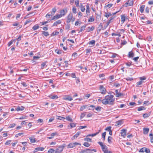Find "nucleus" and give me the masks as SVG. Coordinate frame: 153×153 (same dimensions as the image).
<instances>
[{
  "label": "nucleus",
  "mask_w": 153,
  "mask_h": 153,
  "mask_svg": "<svg viewBox=\"0 0 153 153\" xmlns=\"http://www.w3.org/2000/svg\"><path fill=\"white\" fill-rule=\"evenodd\" d=\"M115 98L113 95H110L106 96L104 99L102 100V103L104 105H113L114 103Z\"/></svg>",
  "instance_id": "f257e3e1"
},
{
  "label": "nucleus",
  "mask_w": 153,
  "mask_h": 153,
  "mask_svg": "<svg viewBox=\"0 0 153 153\" xmlns=\"http://www.w3.org/2000/svg\"><path fill=\"white\" fill-rule=\"evenodd\" d=\"M75 20V18H73V14L70 13L68 16L67 18L66 22L68 23H70L71 22H72Z\"/></svg>",
  "instance_id": "f03ea898"
},
{
  "label": "nucleus",
  "mask_w": 153,
  "mask_h": 153,
  "mask_svg": "<svg viewBox=\"0 0 153 153\" xmlns=\"http://www.w3.org/2000/svg\"><path fill=\"white\" fill-rule=\"evenodd\" d=\"M65 144H64L63 145L59 146L55 150V153H60L62 152L65 146Z\"/></svg>",
  "instance_id": "7ed1b4c3"
},
{
  "label": "nucleus",
  "mask_w": 153,
  "mask_h": 153,
  "mask_svg": "<svg viewBox=\"0 0 153 153\" xmlns=\"http://www.w3.org/2000/svg\"><path fill=\"white\" fill-rule=\"evenodd\" d=\"M81 146V144L80 143L77 142H75L74 143H70L68 146L67 148L68 149H70L74 147L75 146L77 145Z\"/></svg>",
  "instance_id": "20e7f679"
},
{
  "label": "nucleus",
  "mask_w": 153,
  "mask_h": 153,
  "mask_svg": "<svg viewBox=\"0 0 153 153\" xmlns=\"http://www.w3.org/2000/svg\"><path fill=\"white\" fill-rule=\"evenodd\" d=\"M99 89L101 91L100 92L102 94H105L106 93V90L102 85H100L99 87Z\"/></svg>",
  "instance_id": "39448f33"
},
{
  "label": "nucleus",
  "mask_w": 153,
  "mask_h": 153,
  "mask_svg": "<svg viewBox=\"0 0 153 153\" xmlns=\"http://www.w3.org/2000/svg\"><path fill=\"white\" fill-rule=\"evenodd\" d=\"M126 133L127 130L125 129H123L121 130V136L125 137L126 135Z\"/></svg>",
  "instance_id": "423d86ee"
},
{
  "label": "nucleus",
  "mask_w": 153,
  "mask_h": 153,
  "mask_svg": "<svg viewBox=\"0 0 153 153\" xmlns=\"http://www.w3.org/2000/svg\"><path fill=\"white\" fill-rule=\"evenodd\" d=\"M67 12L68 10L67 8L61 10L60 11V14L61 15V17L62 16H63L66 14L67 13Z\"/></svg>",
  "instance_id": "0eeeda50"
},
{
  "label": "nucleus",
  "mask_w": 153,
  "mask_h": 153,
  "mask_svg": "<svg viewBox=\"0 0 153 153\" xmlns=\"http://www.w3.org/2000/svg\"><path fill=\"white\" fill-rule=\"evenodd\" d=\"M61 17V15H60V14H57V15H55L54 16H53V17L51 19V20H56V19H58L60 18Z\"/></svg>",
  "instance_id": "6e6552de"
},
{
  "label": "nucleus",
  "mask_w": 153,
  "mask_h": 153,
  "mask_svg": "<svg viewBox=\"0 0 153 153\" xmlns=\"http://www.w3.org/2000/svg\"><path fill=\"white\" fill-rule=\"evenodd\" d=\"M81 132L80 131H78L77 133L74 135L72 138L71 140H73L75 139H76V138L80 134Z\"/></svg>",
  "instance_id": "1a4fd4ad"
},
{
  "label": "nucleus",
  "mask_w": 153,
  "mask_h": 153,
  "mask_svg": "<svg viewBox=\"0 0 153 153\" xmlns=\"http://www.w3.org/2000/svg\"><path fill=\"white\" fill-rule=\"evenodd\" d=\"M58 135V134L57 132H55L52 133L51 134V136L50 137H47V138L48 139H52L54 137V136H55V135Z\"/></svg>",
  "instance_id": "9d476101"
},
{
  "label": "nucleus",
  "mask_w": 153,
  "mask_h": 153,
  "mask_svg": "<svg viewBox=\"0 0 153 153\" xmlns=\"http://www.w3.org/2000/svg\"><path fill=\"white\" fill-rule=\"evenodd\" d=\"M100 130H98V131L96 132V133L92 134H88L87 136L86 137H90V136H92V137H94L96 135L98 134L99 132H100Z\"/></svg>",
  "instance_id": "9b49d317"
},
{
  "label": "nucleus",
  "mask_w": 153,
  "mask_h": 153,
  "mask_svg": "<svg viewBox=\"0 0 153 153\" xmlns=\"http://www.w3.org/2000/svg\"><path fill=\"white\" fill-rule=\"evenodd\" d=\"M24 107L23 106H18L17 108H15V110L16 111H23L24 110Z\"/></svg>",
  "instance_id": "f8f14e48"
},
{
  "label": "nucleus",
  "mask_w": 153,
  "mask_h": 153,
  "mask_svg": "<svg viewBox=\"0 0 153 153\" xmlns=\"http://www.w3.org/2000/svg\"><path fill=\"white\" fill-rule=\"evenodd\" d=\"M48 97L51 99L54 100H56L58 98V96L55 95H49Z\"/></svg>",
  "instance_id": "ddd939ff"
},
{
  "label": "nucleus",
  "mask_w": 153,
  "mask_h": 153,
  "mask_svg": "<svg viewBox=\"0 0 153 153\" xmlns=\"http://www.w3.org/2000/svg\"><path fill=\"white\" fill-rule=\"evenodd\" d=\"M149 128H143V133L144 134H147L149 131Z\"/></svg>",
  "instance_id": "4468645a"
},
{
  "label": "nucleus",
  "mask_w": 153,
  "mask_h": 153,
  "mask_svg": "<svg viewBox=\"0 0 153 153\" xmlns=\"http://www.w3.org/2000/svg\"><path fill=\"white\" fill-rule=\"evenodd\" d=\"M95 27L94 26H92L91 27H88L87 29V31L89 32L93 31Z\"/></svg>",
  "instance_id": "2eb2a0df"
},
{
  "label": "nucleus",
  "mask_w": 153,
  "mask_h": 153,
  "mask_svg": "<svg viewBox=\"0 0 153 153\" xmlns=\"http://www.w3.org/2000/svg\"><path fill=\"white\" fill-rule=\"evenodd\" d=\"M61 23V20H59L55 22L53 24L52 26H56L58 24H60Z\"/></svg>",
  "instance_id": "dca6fc26"
},
{
  "label": "nucleus",
  "mask_w": 153,
  "mask_h": 153,
  "mask_svg": "<svg viewBox=\"0 0 153 153\" xmlns=\"http://www.w3.org/2000/svg\"><path fill=\"white\" fill-rule=\"evenodd\" d=\"M145 7V5H142L140 7V10L141 13H143Z\"/></svg>",
  "instance_id": "f3484780"
},
{
  "label": "nucleus",
  "mask_w": 153,
  "mask_h": 153,
  "mask_svg": "<svg viewBox=\"0 0 153 153\" xmlns=\"http://www.w3.org/2000/svg\"><path fill=\"white\" fill-rule=\"evenodd\" d=\"M51 20V19H48L47 21L41 22L40 23L41 24V25H45L46 24L49 22Z\"/></svg>",
  "instance_id": "a211bd4d"
},
{
  "label": "nucleus",
  "mask_w": 153,
  "mask_h": 153,
  "mask_svg": "<svg viewBox=\"0 0 153 153\" xmlns=\"http://www.w3.org/2000/svg\"><path fill=\"white\" fill-rule=\"evenodd\" d=\"M36 149V151L38 152L39 151H43L45 148L44 147H37L35 148Z\"/></svg>",
  "instance_id": "6ab92c4d"
},
{
  "label": "nucleus",
  "mask_w": 153,
  "mask_h": 153,
  "mask_svg": "<svg viewBox=\"0 0 153 153\" xmlns=\"http://www.w3.org/2000/svg\"><path fill=\"white\" fill-rule=\"evenodd\" d=\"M112 15V14L111 13H106L105 12V14L104 16H105L107 18H108L109 16H111Z\"/></svg>",
  "instance_id": "aec40b11"
},
{
  "label": "nucleus",
  "mask_w": 153,
  "mask_h": 153,
  "mask_svg": "<svg viewBox=\"0 0 153 153\" xmlns=\"http://www.w3.org/2000/svg\"><path fill=\"white\" fill-rule=\"evenodd\" d=\"M146 108L143 106L139 107L138 108L137 111H140L141 110H144L146 109Z\"/></svg>",
  "instance_id": "412c9836"
},
{
  "label": "nucleus",
  "mask_w": 153,
  "mask_h": 153,
  "mask_svg": "<svg viewBox=\"0 0 153 153\" xmlns=\"http://www.w3.org/2000/svg\"><path fill=\"white\" fill-rule=\"evenodd\" d=\"M150 113H151V112H150L149 114H147V113L144 114H143V116L144 118H147L150 115Z\"/></svg>",
  "instance_id": "4be33fe9"
},
{
  "label": "nucleus",
  "mask_w": 153,
  "mask_h": 153,
  "mask_svg": "<svg viewBox=\"0 0 153 153\" xmlns=\"http://www.w3.org/2000/svg\"><path fill=\"white\" fill-rule=\"evenodd\" d=\"M95 40H92L89 42L88 44L89 45H92V46H94L95 44Z\"/></svg>",
  "instance_id": "5701e85b"
},
{
  "label": "nucleus",
  "mask_w": 153,
  "mask_h": 153,
  "mask_svg": "<svg viewBox=\"0 0 153 153\" xmlns=\"http://www.w3.org/2000/svg\"><path fill=\"white\" fill-rule=\"evenodd\" d=\"M95 108V106L93 105H91L88 107V109L90 110L94 111Z\"/></svg>",
  "instance_id": "b1692460"
},
{
  "label": "nucleus",
  "mask_w": 153,
  "mask_h": 153,
  "mask_svg": "<svg viewBox=\"0 0 153 153\" xmlns=\"http://www.w3.org/2000/svg\"><path fill=\"white\" fill-rule=\"evenodd\" d=\"M55 52L56 53L59 54H61L62 53V50H59L58 49L55 50Z\"/></svg>",
  "instance_id": "393cba45"
},
{
  "label": "nucleus",
  "mask_w": 153,
  "mask_h": 153,
  "mask_svg": "<svg viewBox=\"0 0 153 153\" xmlns=\"http://www.w3.org/2000/svg\"><path fill=\"white\" fill-rule=\"evenodd\" d=\"M98 29L101 28L102 30H104V28H103V24L102 23H100V24L98 25L97 27Z\"/></svg>",
  "instance_id": "a878e982"
},
{
  "label": "nucleus",
  "mask_w": 153,
  "mask_h": 153,
  "mask_svg": "<svg viewBox=\"0 0 153 153\" xmlns=\"http://www.w3.org/2000/svg\"><path fill=\"white\" fill-rule=\"evenodd\" d=\"M39 27V26L37 25H34L32 27V29L34 30H35L38 29Z\"/></svg>",
  "instance_id": "bb28decb"
},
{
  "label": "nucleus",
  "mask_w": 153,
  "mask_h": 153,
  "mask_svg": "<svg viewBox=\"0 0 153 153\" xmlns=\"http://www.w3.org/2000/svg\"><path fill=\"white\" fill-rule=\"evenodd\" d=\"M59 32L58 31H55L52 33L51 34V36H54L56 35H58L59 34Z\"/></svg>",
  "instance_id": "cd10ccee"
},
{
  "label": "nucleus",
  "mask_w": 153,
  "mask_h": 153,
  "mask_svg": "<svg viewBox=\"0 0 153 153\" xmlns=\"http://www.w3.org/2000/svg\"><path fill=\"white\" fill-rule=\"evenodd\" d=\"M102 107L100 106H97V107H95L94 109L96 110L97 111L99 112L101 111V110Z\"/></svg>",
  "instance_id": "c85d7f7f"
},
{
  "label": "nucleus",
  "mask_w": 153,
  "mask_h": 153,
  "mask_svg": "<svg viewBox=\"0 0 153 153\" xmlns=\"http://www.w3.org/2000/svg\"><path fill=\"white\" fill-rule=\"evenodd\" d=\"M143 82V81H142V80H140L139 81V82H137L136 83V87H139V85H141L142 83Z\"/></svg>",
  "instance_id": "c756f323"
},
{
  "label": "nucleus",
  "mask_w": 153,
  "mask_h": 153,
  "mask_svg": "<svg viewBox=\"0 0 153 153\" xmlns=\"http://www.w3.org/2000/svg\"><path fill=\"white\" fill-rule=\"evenodd\" d=\"M86 12L87 13H89L90 12V11L89 9V5L88 4H87L86 5Z\"/></svg>",
  "instance_id": "7c9ffc66"
},
{
  "label": "nucleus",
  "mask_w": 153,
  "mask_h": 153,
  "mask_svg": "<svg viewBox=\"0 0 153 153\" xmlns=\"http://www.w3.org/2000/svg\"><path fill=\"white\" fill-rule=\"evenodd\" d=\"M101 148L102 151L104 152V150H105L106 149H108V148L105 145H103V146H101Z\"/></svg>",
  "instance_id": "2f4dec72"
},
{
  "label": "nucleus",
  "mask_w": 153,
  "mask_h": 153,
  "mask_svg": "<svg viewBox=\"0 0 153 153\" xmlns=\"http://www.w3.org/2000/svg\"><path fill=\"white\" fill-rule=\"evenodd\" d=\"M127 2L128 3L129 5H130V6L133 5V0H128Z\"/></svg>",
  "instance_id": "473e14b6"
},
{
  "label": "nucleus",
  "mask_w": 153,
  "mask_h": 153,
  "mask_svg": "<svg viewBox=\"0 0 153 153\" xmlns=\"http://www.w3.org/2000/svg\"><path fill=\"white\" fill-rule=\"evenodd\" d=\"M56 8H53L52 10V12L51 13L52 15L53 16L55 14L56 11Z\"/></svg>",
  "instance_id": "72a5a7b5"
},
{
  "label": "nucleus",
  "mask_w": 153,
  "mask_h": 153,
  "mask_svg": "<svg viewBox=\"0 0 153 153\" xmlns=\"http://www.w3.org/2000/svg\"><path fill=\"white\" fill-rule=\"evenodd\" d=\"M149 136L150 137L151 142L152 143H153V134L152 133H151L150 134Z\"/></svg>",
  "instance_id": "f704fd0d"
},
{
  "label": "nucleus",
  "mask_w": 153,
  "mask_h": 153,
  "mask_svg": "<svg viewBox=\"0 0 153 153\" xmlns=\"http://www.w3.org/2000/svg\"><path fill=\"white\" fill-rule=\"evenodd\" d=\"M121 21L123 23L125 20V16L124 15H122L121 16Z\"/></svg>",
  "instance_id": "c9c22d12"
},
{
  "label": "nucleus",
  "mask_w": 153,
  "mask_h": 153,
  "mask_svg": "<svg viewBox=\"0 0 153 153\" xmlns=\"http://www.w3.org/2000/svg\"><path fill=\"white\" fill-rule=\"evenodd\" d=\"M42 34L45 36H49V34L48 32H45V31H43L42 32Z\"/></svg>",
  "instance_id": "e433bc0d"
},
{
  "label": "nucleus",
  "mask_w": 153,
  "mask_h": 153,
  "mask_svg": "<svg viewBox=\"0 0 153 153\" xmlns=\"http://www.w3.org/2000/svg\"><path fill=\"white\" fill-rule=\"evenodd\" d=\"M122 121L121 120H118V121H117L116 122L117 126L121 125L122 124Z\"/></svg>",
  "instance_id": "4c0bfd02"
},
{
  "label": "nucleus",
  "mask_w": 153,
  "mask_h": 153,
  "mask_svg": "<svg viewBox=\"0 0 153 153\" xmlns=\"http://www.w3.org/2000/svg\"><path fill=\"white\" fill-rule=\"evenodd\" d=\"M124 96V94L122 93H119L118 94H117V95H116V97H123Z\"/></svg>",
  "instance_id": "58836bf2"
},
{
  "label": "nucleus",
  "mask_w": 153,
  "mask_h": 153,
  "mask_svg": "<svg viewBox=\"0 0 153 153\" xmlns=\"http://www.w3.org/2000/svg\"><path fill=\"white\" fill-rule=\"evenodd\" d=\"M128 56L129 57H133L134 56V53L131 52H129L128 53Z\"/></svg>",
  "instance_id": "ea45409f"
},
{
  "label": "nucleus",
  "mask_w": 153,
  "mask_h": 153,
  "mask_svg": "<svg viewBox=\"0 0 153 153\" xmlns=\"http://www.w3.org/2000/svg\"><path fill=\"white\" fill-rule=\"evenodd\" d=\"M83 145L87 147H89L90 146V144L88 143V142H84L83 143Z\"/></svg>",
  "instance_id": "a19ab883"
},
{
  "label": "nucleus",
  "mask_w": 153,
  "mask_h": 153,
  "mask_svg": "<svg viewBox=\"0 0 153 153\" xmlns=\"http://www.w3.org/2000/svg\"><path fill=\"white\" fill-rule=\"evenodd\" d=\"M84 140L87 142H92L91 139L89 138H85L84 139Z\"/></svg>",
  "instance_id": "79ce46f5"
},
{
  "label": "nucleus",
  "mask_w": 153,
  "mask_h": 153,
  "mask_svg": "<svg viewBox=\"0 0 153 153\" xmlns=\"http://www.w3.org/2000/svg\"><path fill=\"white\" fill-rule=\"evenodd\" d=\"M29 139L30 140V142L32 143H33L36 142V140L34 138H33L31 137L29 138Z\"/></svg>",
  "instance_id": "37998d69"
},
{
  "label": "nucleus",
  "mask_w": 153,
  "mask_h": 153,
  "mask_svg": "<svg viewBox=\"0 0 153 153\" xmlns=\"http://www.w3.org/2000/svg\"><path fill=\"white\" fill-rule=\"evenodd\" d=\"M70 76L72 78H76V74L75 73H73L70 74Z\"/></svg>",
  "instance_id": "c03bdc74"
},
{
  "label": "nucleus",
  "mask_w": 153,
  "mask_h": 153,
  "mask_svg": "<svg viewBox=\"0 0 153 153\" xmlns=\"http://www.w3.org/2000/svg\"><path fill=\"white\" fill-rule=\"evenodd\" d=\"M94 21V19L92 17H90L88 20V22H92Z\"/></svg>",
  "instance_id": "a18cd8bd"
},
{
  "label": "nucleus",
  "mask_w": 153,
  "mask_h": 153,
  "mask_svg": "<svg viewBox=\"0 0 153 153\" xmlns=\"http://www.w3.org/2000/svg\"><path fill=\"white\" fill-rule=\"evenodd\" d=\"M106 134V132H104L102 134V138H103V140H105V135Z\"/></svg>",
  "instance_id": "49530a36"
},
{
  "label": "nucleus",
  "mask_w": 153,
  "mask_h": 153,
  "mask_svg": "<svg viewBox=\"0 0 153 153\" xmlns=\"http://www.w3.org/2000/svg\"><path fill=\"white\" fill-rule=\"evenodd\" d=\"M53 16L51 13H48L46 15V17L47 18H49L51 16Z\"/></svg>",
  "instance_id": "de8ad7c7"
},
{
  "label": "nucleus",
  "mask_w": 153,
  "mask_h": 153,
  "mask_svg": "<svg viewBox=\"0 0 153 153\" xmlns=\"http://www.w3.org/2000/svg\"><path fill=\"white\" fill-rule=\"evenodd\" d=\"M46 65V63L45 62H42L41 65V68L42 69H43Z\"/></svg>",
  "instance_id": "09e8293b"
},
{
  "label": "nucleus",
  "mask_w": 153,
  "mask_h": 153,
  "mask_svg": "<svg viewBox=\"0 0 153 153\" xmlns=\"http://www.w3.org/2000/svg\"><path fill=\"white\" fill-rule=\"evenodd\" d=\"M86 27V25H83V26H82L80 30V31H79V32H82V31L83 30H85V28Z\"/></svg>",
  "instance_id": "8fccbe9b"
},
{
  "label": "nucleus",
  "mask_w": 153,
  "mask_h": 153,
  "mask_svg": "<svg viewBox=\"0 0 153 153\" xmlns=\"http://www.w3.org/2000/svg\"><path fill=\"white\" fill-rule=\"evenodd\" d=\"M115 17V16H111L110 18V19L108 22V23H111L112 22V21L114 19Z\"/></svg>",
  "instance_id": "3c124183"
},
{
  "label": "nucleus",
  "mask_w": 153,
  "mask_h": 153,
  "mask_svg": "<svg viewBox=\"0 0 153 153\" xmlns=\"http://www.w3.org/2000/svg\"><path fill=\"white\" fill-rule=\"evenodd\" d=\"M112 137L111 136H108V142L109 143H111V139H112Z\"/></svg>",
  "instance_id": "603ef678"
},
{
  "label": "nucleus",
  "mask_w": 153,
  "mask_h": 153,
  "mask_svg": "<svg viewBox=\"0 0 153 153\" xmlns=\"http://www.w3.org/2000/svg\"><path fill=\"white\" fill-rule=\"evenodd\" d=\"M66 119L67 120L70 121V122H72L73 120L72 118H71L69 116H68L66 117Z\"/></svg>",
  "instance_id": "864d4df0"
},
{
  "label": "nucleus",
  "mask_w": 153,
  "mask_h": 153,
  "mask_svg": "<svg viewBox=\"0 0 153 153\" xmlns=\"http://www.w3.org/2000/svg\"><path fill=\"white\" fill-rule=\"evenodd\" d=\"M145 152L146 153H149L150 152V149H149L145 147Z\"/></svg>",
  "instance_id": "5fc2aeb1"
},
{
  "label": "nucleus",
  "mask_w": 153,
  "mask_h": 153,
  "mask_svg": "<svg viewBox=\"0 0 153 153\" xmlns=\"http://www.w3.org/2000/svg\"><path fill=\"white\" fill-rule=\"evenodd\" d=\"M150 104L149 101H145L144 102L143 104L145 105H148Z\"/></svg>",
  "instance_id": "6e6d98bb"
},
{
  "label": "nucleus",
  "mask_w": 153,
  "mask_h": 153,
  "mask_svg": "<svg viewBox=\"0 0 153 153\" xmlns=\"http://www.w3.org/2000/svg\"><path fill=\"white\" fill-rule=\"evenodd\" d=\"M75 4L76 7L79 6V0H76L75 2Z\"/></svg>",
  "instance_id": "4d7b16f0"
},
{
  "label": "nucleus",
  "mask_w": 153,
  "mask_h": 153,
  "mask_svg": "<svg viewBox=\"0 0 153 153\" xmlns=\"http://www.w3.org/2000/svg\"><path fill=\"white\" fill-rule=\"evenodd\" d=\"M70 126L71 128L74 127L76 126V124L74 123H71L70 124Z\"/></svg>",
  "instance_id": "13d9d810"
},
{
  "label": "nucleus",
  "mask_w": 153,
  "mask_h": 153,
  "mask_svg": "<svg viewBox=\"0 0 153 153\" xmlns=\"http://www.w3.org/2000/svg\"><path fill=\"white\" fill-rule=\"evenodd\" d=\"M86 106H87V105H85H85H83V106H81V107L80 108V111H82L84 109H85V108H86Z\"/></svg>",
  "instance_id": "bf43d9fd"
},
{
  "label": "nucleus",
  "mask_w": 153,
  "mask_h": 153,
  "mask_svg": "<svg viewBox=\"0 0 153 153\" xmlns=\"http://www.w3.org/2000/svg\"><path fill=\"white\" fill-rule=\"evenodd\" d=\"M57 119L59 120H61L62 119L64 120L65 119V118L64 117L57 116Z\"/></svg>",
  "instance_id": "052dcab7"
},
{
  "label": "nucleus",
  "mask_w": 153,
  "mask_h": 153,
  "mask_svg": "<svg viewBox=\"0 0 153 153\" xmlns=\"http://www.w3.org/2000/svg\"><path fill=\"white\" fill-rule=\"evenodd\" d=\"M130 6V5H129V4H128V2L127 1L126 3H125V4L123 5V7H127L128 6Z\"/></svg>",
  "instance_id": "680f3d73"
},
{
  "label": "nucleus",
  "mask_w": 153,
  "mask_h": 153,
  "mask_svg": "<svg viewBox=\"0 0 153 153\" xmlns=\"http://www.w3.org/2000/svg\"><path fill=\"white\" fill-rule=\"evenodd\" d=\"M111 126H109L108 127H107L105 130L106 131H108L111 130Z\"/></svg>",
  "instance_id": "e2e57ef3"
},
{
  "label": "nucleus",
  "mask_w": 153,
  "mask_h": 153,
  "mask_svg": "<svg viewBox=\"0 0 153 153\" xmlns=\"http://www.w3.org/2000/svg\"><path fill=\"white\" fill-rule=\"evenodd\" d=\"M88 149H85L82 150L80 152V153H84L86 152L87 153V151H88Z\"/></svg>",
  "instance_id": "0e129e2a"
},
{
  "label": "nucleus",
  "mask_w": 153,
  "mask_h": 153,
  "mask_svg": "<svg viewBox=\"0 0 153 153\" xmlns=\"http://www.w3.org/2000/svg\"><path fill=\"white\" fill-rule=\"evenodd\" d=\"M77 53L76 52H74L73 53L72 56H74V58H76L77 57Z\"/></svg>",
  "instance_id": "69168bd1"
},
{
  "label": "nucleus",
  "mask_w": 153,
  "mask_h": 153,
  "mask_svg": "<svg viewBox=\"0 0 153 153\" xmlns=\"http://www.w3.org/2000/svg\"><path fill=\"white\" fill-rule=\"evenodd\" d=\"M104 153H112V152L111 151H108L107 149H106L103 152Z\"/></svg>",
  "instance_id": "338daca9"
},
{
  "label": "nucleus",
  "mask_w": 153,
  "mask_h": 153,
  "mask_svg": "<svg viewBox=\"0 0 153 153\" xmlns=\"http://www.w3.org/2000/svg\"><path fill=\"white\" fill-rule=\"evenodd\" d=\"M85 113H82L81 114V115L80 117V119H81L82 118H83L85 116Z\"/></svg>",
  "instance_id": "774afa93"
}]
</instances>
